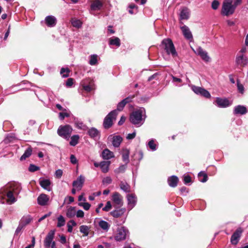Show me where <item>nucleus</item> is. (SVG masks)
<instances>
[{
	"instance_id": "obj_1",
	"label": "nucleus",
	"mask_w": 248,
	"mask_h": 248,
	"mask_svg": "<svg viewBox=\"0 0 248 248\" xmlns=\"http://www.w3.org/2000/svg\"><path fill=\"white\" fill-rule=\"evenodd\" d=\"M161 44L167 54L171 55L173 58L177 56V52L171 39H164L162 40Z\"/></svg>"
},
{
	"instance_id": "obj_2",
	"label": "nucleus",
	"mask_w": 248,
	"mask_h": 248,
	"mask_svg": "<svg viewBox=\"0 0 248 248\" xmlns=\"http://www.w3.org/2000/svg\"><path fill=\"white\" fill-rule=\"evenodd\" d=\"M129 119L132 124L139 127L144 123L145 118H143L142 111L141 110H137L131 114Z\"/></svg>"
},
{
	"instance_id": "obj_3",
	"label": "nucleus",
	"mask_w": 248,
	"mask_h": 248,
	"mask_svg": "<svg viewBox=\"0 0 248 248\" xmlns=\"http://www.w3.org/2000/svg\"><path fill=\"white\" fill-rule=\"evenodd\" d=\"M73 128L72 126L69 124L64 125H61L58 129V134L61 137L68 140L70 137L72 132Z\"/></svg>"
},
{
	"instance_id": "obj_4",
	"label": "nucleus",
	"mask_w": 248,
	"mask_h": 248,
	"mask_svg": "<svg viewBox=\"0 0 248 248\" xmlns=\"http://www.w3.org/2000/svg\"><path fill=\"white\" fill-rule=\"evenodd\" d=\"M117 114V110H114L109 113L105 117L103 123V125L105 128H109L112 126L113 121L115 120Z\"/></svg>"
},
{
	"instance_id": "obj_5",
	"label": "nucleus",
	"mask_w": 248,
	"mask_h": 248,
	"mask_svg": "<svg viewBox=\"0 0 248 248\" xmlns=\"http://www.w3.org/2000/svg\"><path fill=\"white\" fill-rule=\"evenodd\" d=\"M235 9L236 8L232 4L224 0L222 4L221 13L223 15L228 16L233 14Z\"/></svg>"
},
{
	"instance_id": "obj_6",
	"label": "nucleus",
	"mask_w": 248,
	"mask_h": 248,
	"mask_svg": "<svg viewBox=\"0 0 248 248\" xmlns=\"http://www.w3.org/2000/svg\"><path fill=\"white\" fill-rule=\"evenodd\" d=\"M128 233V230L124 227L118 229L114 237L115 240L117 241H121L125 239Z\"/></svg>"
},
{
	"instance_id": "obj_7",
	"label": "nucleus",
	"mask_w": 248,
	"mask_h": 248,
	"mask_svg": "<svg viewBox=\"0 0 248 248\" xmlns=\"http://www.w3.org/2000/svg\"><path fill=\"white\" fill-rule=\"evenodd\" d=\"M215 105L219 108H227L232 104V102L227 98L217 97L215 103Z\"/></svg>"
},
{
	"instance_id": "obj_8",
	"label": "nucleus",
	"mask_w": 248,
	"mask_h": 248,
	"mask_svg": "<svg viewBox=\"0 0 248 248\" xmlns=\"http://www.w3.org/2000/svg\"><path fill=\"white\" fill-rule=\"evenodd\" d=\"M235 62L238 66L244 67L248 63V59L242 54H237L236 57Z\"/></svg>"
},
{
	"instance_id": "obj_9",
	"label": "nucleus",
	"mask_w": 248,
	"mask_h": 248,
	"mask_svg": "<svg viewBox=\"0 0 248 248\" xmlns=\"http://www.w3.org/2000/svg\"><path fill=\"white\" fill-rule=\"evenodd\" d=\"M85 179V177L80 175L77 178L76 180L73 181L72 184L73 186L78 190H81L84 183Z\"/></svg>"
},
{
	"instance_id": "obj_10",
	"label": "nucleus",
	"mask_w": 248,
	"mask_h": 248,
	"mask_svg": "<svg viewBox=\"0 0 248 248\" xmlns=\"http://www.w3.org/2000/svg\"><path fill=\"white\" fill-rule=\"evenodd\" d=\"M242 232L243 230L239 228L232 234L231 238V242L232 245H236L238 243Z\"/></svg>"
},
{
	"instance_id": "obj_11",
	"label": "nucleus",
	"mask_w": 248,
	"mask_h": 248,
	"mask_svg": "<svg viewBox=\"0 0 248 248\" xmlns=\"http://www.w3.org/2000/svg\"><path fill=\"white\" fill-rule=\"evenodd\" d=\"M55 234L54 231H51L47 234L44 241V246L45 248H49L50 247L51 244L53 241Z\"/></svg>"
},
{
	"instance_id": "obj_12",
	"label": "nucleus",
	"mask_w": 248,
	"mask_h": 248,
	"mask_svg": "<svg viewBox=\"0 0 248 248\" xmlns=\"http://www.w3.org/2000/svg\"><path fill=\"white\" fill-rule=\"evenodd\" d=\"M108 139L114 147H119L123 140V138L118 135L110 136Z\"/></svg>"
},
{
	"instance_id": "obj_13",
	"label": "nucleus",
	"mask_w": 248,
	"mask_h": 248,
	"mask_svg": "<svg viewBox=\"0 0 248 248\" xmlns=\"http://www.w3.org/2000/svg\"><path fill=\"white\" fill-rule=\"evenodd\" d=\"M112 201L117 206H122L123 204V197L118 192H114L112 196Z\"/></svg>"
},
{
	"instance_id": "obj_14",
	"label": "nucleus",
	"mask_w": 248,
	"mask_h": 248,
	"mask_svg": "<svg viewBox=\"0 0 248 248\" xmlns=\"http://www.w3.org/2000/svg\"><path fill=\"white\" fill-rule=\"evenodd\" d=\"M44 22L48 27H53L56 25L57 19L54 16H48L46 17Z\"/></svg>"
},
{
	"instance_id": "obj_15",
	"label": "nucleus",
	"mask_w": 248,
	"mask_h": 248,
	"mask_svg": "<svg viewBox=\"0 0 248 248\" xmlns=\"http://www.w3.org/2000/svg\"><path fill=\"white\" fill-rule=\"evenodd\" d=\"M51 182L49 179L41 178L39 179V184L44 189L50 191L51 190Z\"/></svg>"
},
{
	"instance_id": "obj_16",
	"label": "nucleus",
	"mask_w": 248,
	"mask_h": 248,
	"mask_svg": "<svg viewBox=\"0 0 248 248\" xmlns=\"http://www.w3.org/2000/svg\"><path fill=\"white\" fill-rule=\"evenodd\" d=\"M87 81L88 80H83L81 82V85L85 91L87 92H90L94 89V84L92 80H90L89 82V84H87Z\"/></svg>"
},
{
	"instance_id": "obj_17",
	"label": "nucleus",
	"mask_w": 248,
	"mask_h": 248,
	"mask_svg": "<svg viewBox=\"0 0 248 248\" xmlns=\"http://www.w3.org/2000/svg\"><path fill=\"white\" fill-rule=\"evenodd\" d=\"M195 53L200 56L203 61L205 62H208L209 61L210 57L208 56L207 52L203 50L201 47L196 49Z\"/></svg>"
},
{
	"instance_id": "obj_18",
	"label": "nucleus",
	"mask_w": 248,
	"mask_h": 248,
	"mask_svg": "<svg viewBox=\"0 0 248 248\" xmlns=\"http://www.w3.org/2000/svg\"><path fill=\"white\" fill-rule=\"evenodd\" d=\"M183 34L185 37L188 40L191 41L193 39V36L188 27L184 25L181 27Z\"/></svg>"
},
{
	"instance_id": "obj_19",
	"label": "nucleus",
	"mask_w": 248,
	"mask_h": 248,
	"mask_svg": "<svg viewBox=\"0 0 248 248\" xmlns=\"http://www.w3.org/2000/svg\"><path fill=\"white\" fill-rule=\"evenodd\" d=\"M49 200V197L45 194H41L37 198L38 203L41 206H45L47 204Z\"/></svg>"
},
{
	"instance_id": "obj_20",
	"label": "nucleus",
	"mask_w": 248,
	"mask_h": 248,
	"mask_svg": "<svg viewBox=\"0 0 248 248\" xmlns=\"http://www.w3.org/2000/svg\"><path fill=\"white\" fill-rule=\"evenodd\" d=\"M128 206L130 209L133 208L136 205L137 202V198L135 194H131L127 195Z\"/></svg>"
},
{
	"instance_id": "obj_21",
	"label": "nucleus",
	"mask_w": 248,
	"mask_h": 248,
	"mask_svg": "<svg viewBox=\"0 0 248 248\" xmlns=\"http://www.w3.org/2000/svg\"><path fill=\"white\" fill-rule=\"evenodd\" d=\"M18 192L14 190H10L7 193V197L8 198V202L10 204H12L15 202L16 201L15 197V195H17Z\"/></svg>"
},
{
	"instance_id": "obj_22",
	"label": "nucleus",
	"mask_w": 248,
	"mask_h": 248,
	"mask_svg": "<svg viewBox=\"0 0 248 248\" xmlns=\"http://www.w3.org/2000/svg\"><path fill=\"white\" fill-rule=\"evenodd\" d=\"M103 5V3L99 0H93L91 5V9L93 11L100 10Z\"/></svg>"
},
{
	"instance_id": "obj_23",
	"label": "nucleus",
	"mask_w": 248,
	"mask_h": 248,
	"mask_svg": "<svg viewBox=\"0 0 248 248\" xmlns=\"http://www.w3.org/2000/svg\"><path fill=\"white\" fill-rule=\"evenodd\" d=\"M190 16V10L187 7H183L180 14V18L181 20L188 19Z\"/></svg>"
},
{
	"instance_id": "obj_24",
	"label": "nucleus",
	"mask_w": 248,
	"mask_h": 248,
	"mask_svg": "<svg viewBox=\"0 0 248 248\" xmlns=\"http://www.w3.org/2000/svg\"><path fill=\"white\" fill-rule=\"evenodd\" d=\"M74 124L75 126L79 129L83 131H86L88 129L87 126L85 124L81 121L78 120V119H74Z\"/></svg>"
},
{
	"instance_id": "obj_25",
	"label": "nucleus",
	"mask_w": 248,
	"mask_h": 248,
	"mask_svg": "<svg viewBox=\"0 0 248 248\" xmlns=\"http://www.w3.org/2000/svg\"><path fill=\"white\" fill-rule=\"evenodd\" d=\"M126 211V209L125 208H122L121 209H116L111 211L110 214V215L115 218H118L119 217L123 216L124 213Z\"/></svg>"
},
{
	"instance_id": "obj_26",
	"label": "nucleus",
	"mask_w": 248,
	"mask_h": 248,
	"mask_svg": "<svg viewBox=\"0 0 248 248\" xmlns=\"http://www.w3.org/2000/svg\"><path fill=\"white\" fill-rule=\"evenodd\" d=\"M247 108L241 105H238L234 108L233 113L235 115H244L247 113Z\"/></svg>"
},
{
	"instance_id": "obj_27",
	"label": "nucleus",
	"mask_w": 248,
	"mask_h": 248,
	"mask_svg": "<svg viewBox=\"0 0 248 248\" xmlns=\"http://www.w3.org/2000/svg\"><path fill=\"white\" fill-rule=\"evenodd\" d=\"M132 98L133 97H128L119 102L117 105V108L116 110L121 111L127 103L132 101Z\"/></svg>"
},
{
	"instance_id": "obj_28",
	"label": "nucleus",
	"mask_w": 248,
	"mask_h": 248,
	"mask_svg": "<svg viewBox=\"0 0 248 248\" xmlns=\"http://www.w3.org/2000/svg\"><path fill=\"white\" fill-rule=\"evenodd\" d=\"M102 157L104 159L108 160L114 157V155L108 149H105L102 153Z\"/></svg>"
},
{
	"instance_id": "obj_29",
	"label": "nucleus",
	"mask_w": 248,
	"mask_h": 248,
	"mask_svg": "<svg viewBox=\"0 0 248 248\" xmlns=\"http://www.w3.org/2000/svg\"><path fill=\"white\" fill-rule=\"evenodd\" d=\"M110 164V162L109 161H103L100 163L99 167L103 173H107L108 171Z\"/></svg>"
},
{
	"instance_id": "obj_30",
	"label": "nucleus",
	"mask_w": 248,
	"mask_h": 248,
	"mask_svg": "<svg viewBox=\"0 0 248 248\" xmlns=\"http://www.w3.org/2000/svg\"><path fill=\"white\" fill-rule=\"evenodd\" d=\"M168 182L169 185L172 187H174L177 186L178 182V178L176 176H171L169 177L168 179Z\"/></svg>"
},
{
	"instance_id": "obj_31",
	"label": "nucleus",
	"mask_w": 248,
	"mask_h": 248,
	"mask_svg": "<svg viewBox=\"0 0 248 248\" xmlns=\"http://www.w3.org/2000/svg\"><path fill=\"white\" fill-rule=\"evenodd\" d=\"M32 220V218L30 215L23 217L19 222V224L25 227L27 225L29 224Z\"/></svg>"
},
{
	"instance_id": "obj_32",
	"label": "nucleus",
	"mask_w": 248,
	"mask_h": 248,
	"mask_svg": "<svg viewBox=\"0 0 248 248\" xmlns=\"http://www.w3.org/2000/svg\"><path fill=\"white\" fill-rule=\"evenodd\" d=\"M99 131L94 127L89 129L88 131V134L92 138H97L99 136Z\"/></svg>"
},
{
	"instance_id": "obj_33",
	"label": "nucleus",
	"mask_w": 248,
	"mask_h": 248,
	"mask_svg": "<svg viewBox=\"0 0 248 248\" xmlns=\"http://www.w3.org/2000/svg\"><path fill=\"white\" fill-rule=\"evenodd\" d=\"M120 188L125 192L128 193L130 192V186L126 182L121 181L120 184Z\"/></svg>"
},
{
	"instance_id": "obj_34",
	"label": "nucleus",
	"mask_w": 248,
	"mask_h": 248,
	"mask_svg": "<svg viewBox=\"0 0 248 248\" xmlns=\"http://www.w3.org/2000/svg\"><path fill=\"white\" fill-rule=\"evenodd\" d=\"M99 226L105 231H108L110 227L108 223L104 220H100L98 223Z\"/></svg>"
},
{
	"instance_id": "obj_35",
	"label": "nucleus",
	"mask_w": 248,
	"mask_h": 248,
	"mask_svg": "<svg viewBox=\"0 0 248 248\" xmlns=\"http://www.w3.org/2000/svg\"><path fill=\"white\" fill-rule=\"evenodd\" d=\"M76 208L71 206L67 210L66 216L69 218H72L76 215Z\"/></svg>"
},
{
	"instance_id": "obj_36",
	"label": "nucleus",
	"mask_w": 248,
	"mask_h": 248,
	"mask_svg": "<svg viewBox=\"0 0 248 248\" xmlns=\"http://www.w3.org/2000/svg\"><path fill=\"white\" fill-rule=\"evenodd\" d=\"M79 136L78 135H73L71 137L70 145L73 146H76L78 142Z\"/></svg>"
},
{
	"instance_id": "obj_37",
	"label": "nucleus",
	"mask_w": 248,
	"mask_h": 248,
	"mask_svg": "<svg viewBox=\"0 0 248 248\" xmlns=\"http://www.w3.org/2000/svg\"><path fill=\"white\" fill-rule=\"evenodd\" d=\"M109 44L110 45H115L119 46L121 45L120 40L118 37H115L109 39Z\"/></svg>"
},
{
	"instance_id": "obj_38",
	"label": "nucleus",
	"mask_w": 248,
	"mask_h": 248,
	"mask_svg": "<svg viewBox=\"0 0 248 248\" xmlns=\"http://www.w3.org/2000/svg\"><path fill=\"white\" fill-rule=\"evenodd\" d=\"M32 153V149L31 148H28L24 152L23 155L21 156L20 160L23 161L29 157Z\"/></svg>"
},
{
	"instance_id": "obj_39",
	"label": "nucleus",
	"mask_w": 248,
	"mask_h": 248,
	"mask_svg": "<svg viewBox=\"0 0 248 248\" xmlns=\"http://www.w3.org/2000/svg\"><path fill=\"white\" fill-rule=\"evenodd\" d=\"M198 178L200 181L204 183L207 181L208 177L205 173L201 171L198 174Z\"/></svg>"
},
{
	"instance_id": "obj_40",
	"label": "nucleus",
	"mask_w": 248,
	"mask_h": 248,
	"mask_svg": "<svg viewBox=\"0 0 248 248\" xmlns=\"http://www.w3.org/2000/svg\"><path fill=\"white\" fill-rule=\"evenodd\" d=\"M147 145L150 149L153 151H155L157 149V145L155 143V140L154 139L150 140Z\"/></svg>"
},
{
	"instance_id": "obj_41",
	"label": "nucleus",
	"mask_w": 248,
	"mask_h": 248,
	"mask_svg": "<svg viewBox=\"0 0 248 248\" xmlns=\"http://www.w3.org/2000/svg\"><path fill=\"white\" fill-rule=\"evenodd\" d=\"M80 232L85 236H88L89 233L90 227L86 225H81L80 228Z\"/></svg>"
},
{
	"instance_id": "obj_42",
	"label": "nucleus",
	"mask_w": 248,
	"mask_h": 248,
	"mask_svg": "<svg viewBox=\"0 0 248 248\" xmlns=\"http://www.w3.org/2000/svg\"><path fill=\"white\" fill-rule=\"evenodd\" d=\"M129 152L128 150L125 149L123 151L122 155L123 160L124 161L127 163L129 162Z\"/></svg>"
},
{
	"instance_id": "obj_43",
	"label": "nucleus",
	"mask_w": 248,
	"mask_h": 248,
	"mask_svg": "<svg viewBox=\"0 0 248 248\" xmlns=\"http://www.w3.org/2000/svg\"><path fill=\"white\" fill-rule=\"evenodd\" d=\"M89 64L91 65H94L97 63V55H92L90 56Z\"/></svg>"
},
{
	"instance_id": "obj_44",
	"label": "nucleus",
	"mask_w": 248,
	"mask_h": 248,
	"mask_svg": "<svg viewBox=\"0 0 248 248\" xmlns=\"http://www.w3.org/2000/svg\"><path fill=\"white\" fill-rule=\"evenodd\" d=\"M65 221L63 217L62 216H60L58 217V223L57 226L58 227H61L62 226H63L65 225Z\"/></svg>"
},
{
	"instance_id": "obj_45",
	"label": "nucleus",
	"mask_w": 248,
	"mask_h": 248,
	"mask_svg": "<svg viewBox=\"0 0 248 248\" xmlns=\"http://www.w3.org/2000/svg\"><path fill=\"white\" fill-rule=\"evenodd\" d=\"M77 225L76 222L74 220H71L67 223V231L69 232H71L73 231V227Z\"/></svg>"
},
{
	"instance_id": "obj_46",
	"label": "nucleus",
	"mask_w": 248,
	"mask_h": 248,
	"mask_svg": "<svg viewBox=\"0 0 248 248\" xmlns=\"http://www.w3.org/2000/svg\"><path fill=\"white\" fill-rule=\"evenodd\" d=\"M70 70L68 68H62L61 70L60 73L63 78H67L69 77Z\"/></svg>"
},
{
	"instance_id": "obj_47",
	"label": "nucleus",
	"mask_w": 248,
	"mask_h": 248,
	"mask_svg": "<svg viewBox=\"0 0 248 248\" xmlns=\"http://www.w3.org/2000/svg\"><path fill=\"white\" fill-rule=\"evenodd\" d=\"M78 205L79 206L82 207L85 210H89L91 207V204L88 202H79Z\"/></svg>"
},
{
	"instance_id": "obj_48",
	"label": "nucleus",
	"mask_w": 248,
	"mask_h": 248,
	"mask_svg": "<svg viewBox=\"0 0 248 248\" xmlns=\"http://www.w3.org/2000/svg\"><path fill=\"white\" fill-rule=\"evenodd\" d=\"M200 95L207 98H209L211 97V94L210 93L203 88L202 89V91H201Z\"/></svg>"
},
{
	"instance_id": "obj_49",
	"label": "nucleus",
	"mask_w": 248,
	"mask_h": 248,
	"mask_svg": "<svg viewBox=\"0 0 248 248\" xmlns=\"http://www.w3.org/2000/svg\"><path fill=\"white\" fill-rule=\"evenodd\" d=\"M126 166L125 165H121L119 168L114 170V172L117 174L123 173L124 172Z\"/></svg>"
},
{
	"instance_id": "obj_50",
	"label": "nucleus",
	"mask_w": 248,
	"mask_h": 248,
	"mask_svg": "<svg viewBox=\"0 0 248 248\" xmlns=\"http://www.w3.org/2000/svg\"><path fill=\"white\" fill-rule=\"evenodd\" d=\"M72 24L75 27L79 28L81 27L82 23L79 20L74 19L72 20Z\"/></svg>"
},
{
	"instance_id": "obj_51",
	"label": "nucleus",
	"mask_w": 248,
	"mask_h": 248,
	"mask_svg": "<svg viewBox=\"0 0 248 248\" xmlns=\"http://www.w3.org/2000/svg\"><path fill=\"white\" fill-rule=\"evenodd\" d=\"M203 88L200 87H198L196 86H192V91L196 94H200L201 91H202Z\"/></svg>"
},
{
	"instance_id": "obj_52",
	"label": "nucleus",
	"mask_w": 248,
	"mask_h": 248,
	"mask_svg": "<svg viewBox=\"0 0 248 248\" xmlns=\"http://www.w3.org/2000/svg\"><path fill=\"white\" fill-rule=\"evenodd\" d=\"M112 207V205L110 201H108L106 206L102 208V210L106 212L109 211Z\"/></svg>"
},
{
	"instance_id": "obj_53",
	"label": "nucleus",
	"mask_w": 248,
	"mask_h": 248,
	"mask_svg": "<svg viewBox=\"0 0 248 248\" xmlns=\"http://www.w3.org/2000/svg\"><path fill=\"white\" fill-rule=\"evenodd\" d=\"M39 170V167L33 164H31L29 168V170L31 172H34Z\"/></svg>"
},
{
	"instance_id": "obj_54",
	"label": "nucleus",
	"mask_w": 248,
	"mask_h": 248,
	"mask_svg": "<svg viewBox=\"0 0 248 248\" xmlns=\"http://www.w3.org/2000/svg\"><path fill=\"white\" fill-rule=\"evenodd\" d=\"M237 86L239 92L241 93H243L244 91V86L242 84L240 83L238 80H237Z\"/></svg>"
},
{
	"instance_id": "obj_55",
	"label": "nucleus",
	"mask_w": 248,
	"mask_h": 248,
	"mask_svg": "<svg viewBox=\"0 0 248 248\" xmlns=\"http://www.w3.org/2000/svg\"><path fill=\"white\" fill-rule=\"evenodd\" d=\"M112 179L110 177L107 176L103 179L102 183L104 184L108 185L111 183Z\"/></svg>"
},
{
	"instance_id": "obj_56",
	"label": "nucleus",
	"mask_w": 248,
	"mask_h": 248,
	"mask_svg": "<svg viewBox=\"0 0 248 248\" xmlns=\"http://www.w3.org/2000/svg\"><path fill=\"white\" fill-rule=\"evenodd\" d=\"M74 79L72 78H69L67 79L65 85L67 87H71L73 84Z\"/></svg>"
},
{
	"instance_id": "obj_57",
	"label": "nucleus",
	"mask_w": 248,
	"mask_h": 248,
	"mask_svg": "<svg viewBox=\"0 0 248 248\" xmlns=\"http://www.w3.org/2000/svg\"><path fill=\"white\" fill-rule=\"evenodd\" d=\"M219 4V2L217 0H214L212 3V8L214 10H216L218 8Z\"/></svg>"
},
{
	"instance_id": "obj_58",
	"label": "nucleus",
	"mask_w": 248,
	"mask_h": 248,
	"mask_svg": "<svg viewBox=\"0 0 248 248\" xmlns=\"http://www.w3.org/2000/svg\"><path fill=\"white\" fill-rule=\"evenodd\" d=\"M69 116V114L66 112H60L59 113V118L62 120H63L65 117H68Z\"/></svg>"
},
{
	"instance_id": "obj_59",
	"label": "nucleus",
	"mask_w": 248,
	"mask_h": 248,
	"mask_svg": "<svg viewBox=\"0 0 248 248\" xmlns=\"http://www.w3.org/2000/svg\"><path fill=\"white\" fill-rule=\"evenodd\" d=\"M191 181V177L188 175L184 176V181L185 184L189 183Z\"/></svg>"
},
{
	"instance_id": "obj_60",
	"label": "nucleus",
	"mask_w": 248,
	"mask_h": 248,
	"mask_svg": "<svg viewBox=\"0 0 248 248\" xmlns=\"http://www.w3.org/2000/svg\"><path fill=\"white\" fill-rule=\"evenodd\" d=\"M62 170L61 169H59V170H57L56 171H55V176L56 177L58 178H60L62 177Z\"/></svg>"
},
{
	"instance_id": "obj_61",
	"label": "nucleus",
	"mask_w": 248,
	"mask_h": 248,
	"mask_svg": "<svg viewBox=\"0 0 248 248\" xmlns=\"http://www.w3.org/2000/svg\"><path fill=\"white\" fill-rule=\"evenodd\" d=\"M76 215L78 217H83L84 216V213L82 210H78L76 213Z\"/></svg>"
},
{
	"instance_id": "obj_62",
	"label": "nucleus",
	"mask_w": 248,
	"mask_h": 248,
	"mask_svg": "<svg viewBox=\"0 0 248 248\" xmlns=\"http://www.w3.org/2000/svg\"><path fill=\"white\" fill-rule=\"evenodd\" d=\"M70 161L73 164H76L78 162L77 158L74 155H71Z\"/></svg>"
},
{
	"instance_id": "obj_63",
	"label": "nucleus",
	"mask_w": 248,
	"mask_h": 248,
	"mask_svg": "<svg viewBox=\"0 0 248 248\" xmlns=\"http://www.w3.org/2000/svg\"><path fill=\"white\" fill-rule=\"evenodd\" d=\"M35 237H32V240H31V244L28 245V246L26 247L25 248H33L35 245Z\"/></svg>"
},
{
	"instance_id": "obj_64",
	"label": "nucleus",
	"mask_w": 248,
	"mask_h": 248,
	"mask_svg": "<svg viewBox=\"0 0 248 248\" xmlns=\"http://www.w3.org/2000/svg\"><path fill=\"white\" fill-rule=\"evenodd\" d=\"M136 136V132H134L132 133L128 134L126 137L127 140L133 139Z\"/></svg>"
}]
</instances>
